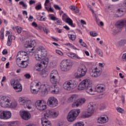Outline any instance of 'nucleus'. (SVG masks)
Segmentation results:
<instances>
[{
  "instance_id": "f257e3e1",
  "label": "nucleus",
  "mask_w": 126,
  "mask_h": 126,
  "mask_svg": "<svg viewBox=\"0 0 126 126\" xmlns=\"http://www.w3.org/2000/svg\"><path fill=\"white\" fill-rule=\"evenodd\" d=\"M31 91L32 94H38L40 91L41 96H45L50 91L53 94H58L59 90L57 89L53 90V87L47 84L41 85V83L37 81H33L31 84Z\"/></svg>"
},
{
  "instance_id": "f03ea898",
  "label": "nucleus",
  "mask_w": 126,
  "mask_h": 126,
  "mask_svg": "<svg viewBox=\"0 0 126 126\" xmlns=\"http://www.w3.org/2000/svg\"><path fill=\"white\" fill-rule=\"evenodd\" d=\"M0 105L3 108H12L14 109V108L17 107V102L15 101L11 102L9 98L3 96L0 97Z\"/></svg>"
},
{
  "instance_id": "7ed1b4c3",
  "label": "nucleus",
  "mask_w": 126,
  "mask_h": 126,
  "mask_svg": "<svg viewBox=\"0 0 126 126\" xmlns=\"http://www.w3.org/2000/svg\"><path fill=\"white\" fill-rule=\"evenodd\" d=\"M19 102L20 105L24 106L25 108L29 110H32L33 106L31 100L27 99L25 97L22 96L19 98Z\"/></svg>"
},
{
  "instance_id": "20e7f679",
  "label": "nucleus",
  "mask_w": 126,
  "mask_h": 126,
  "mask_svg": "<svg viewBox=\"0 0 126 126\" xmlns=\"http://www.w3.org/2000/svg\"><path fill=\"white\" fill-rule=\"evenodd\" d=\"M77 86L76 82L73 80H69L65 82L63 84V88L65 90H72V89H74Z\"/></svg>"
},
{
  "instance_id": "39448f33",
  "label": "nucleus",
  "mask_w": 126,
  "mask_h": 126,
  "mask_svg": "<svg viewBox=\"0 0 126 126\" xmlns=\"http://www.w3.org/2000/svg\"><path fill=\"white\" fill-rule=\"evenodd\" d=\"M79 114H80V111H70L67 116V120L70 123L74 122Z\"/></svg>"
},
{
  "instance_id": "423d86ee",
  "label": "nucleus",
  "mask_w": 126,
  "mask_h": 126,
  "mask_svg": "<svg viewBox=\"0 0 126 126\" xmlns=\"http://www.w3.org/2000/svg\"><path fill=\"white\" fill-rule=\"evenodd\" d=\"M10 84L13 86L16 92H21L22 91V86L18 80L12 79L10 80Z\"/></svg>"
},
{
  "instance_id": "0eeeda50",
  "label": "nucleus",
  "mask_w": 126,
  "mask_h": 126,
  "mask_svg": "<svg viewBox=\"0 0 126 126\" xmlns=\"http://www.w3.org/2000/svg\"><path fill=\"white\" fill-rule=\"evenodd\" d=\"M72 66L71 63L67 60L62 61L60 64L61 69L62 71H68Z\"/></svg>"
},
{
  "instance_id": "6e6552de",
  "label": "nucleus",
  "mask_w": 126,
  "mask_h": 126,
  "mask_svg": "<svg viewBox=\"0 0 126 126\" xmlns=\"http://www.w3.org/2000/svg\"><path fill=\"white\" fill-rule=\"evenodd\" d=\"M87 72V67L85 65H81L78 68V71L77 72V75L76 77L77 78H79L80 77H83L86 74Z\"/></svg>"
},
{
  "instance_id": "1a4fd4ad",
  "label": "nucleus",
  "mask_w": 126,
  "mask_h": 126,
  "mask_svg": "<svg viewBox=\"0 0 126 126\" xmlns=\"http://www.w3.org/2000/svg\"><path fill=\"white\" fill-rule=\"evenodd\" d=\"M48 63H49V59H42L40 63H36L34 66V70L36 71H41L42 69V64L44 65V66H47L48 65Z\"/></svg>"
},
{
  "instance_id": "9d476101",
  "label": "nucleus",
  "mask_w": 126,
  "mask_h": 126,
  "mask_svg": "<svg viewBox=\"0 0 126 126\" xmlns=\"http://www.w3.org/2000/svg\"><path fill=\"white\" fill-rule=\"evenodd\" d=\"M35 106L39 111H45L47 109V103L43 100H38L35 102Z\"/></svg>"
},
{
  "instance_id": "9b49d317",
  "label": "nucleus",
  "mask_w": 126,
  "mask_h": 126,
  "mask_svg": "<svg viewBox=\"0 0 126 126\" xmlns=\"http://www.w3.org/2000/svg\"><path fill=\"white\" fill-rule=\"evenodd\" d=\"M42 114L44 115V117L47 118H57L59 116L60 112L59 111H44Z\"/></svg>"
},
{
  "instance_id": "f8f14e48",
  "label": "nucleus",
  "mask_w": 126,
  "mask_h": 126,
  "mask_svg": "<svg viewBox=\"0 0 126 126\" xmlns=\"http://www.w3.org/2000/svg\"><path fill=\"white\" fill-rule=\"evenodd\" d=\"M58 104L59 101L55 97H50L47 100V105L50 108H55Z\"/></svg>"
},
{
  "instance_id": "ddd939ff",
  "label": "nucleus",
  "mask_w": 126,
  "mask_h": 126,
  "mask_svg": "<svg viewBox=\"0 0 126 126\" xmlns=\"http://www.w3.org/2000/svg\"><path fill=\"white\" fill-rule=\"evenodd\" d=\"M11 118V112L9 111H0V119L8 120Z\"/></svg>"
},
{
  "instance_id": "4468645a",
  "label": "nucleus",
  "mask_w": 126,
  "mask_h": 126,
  "mask_svg": "<svg viewBox=\"0 0 126 126\" xmlns=\"http://www.w3.org/2000/svg\"><path fill=\"white\" fill-rule=\"evenodd\" d=\"M102 73V70L100 68L97 67L94 68L92 71L90 72V75L92 77H99Z\"/></svg>"
},
{
  "instance_id": "2eb2a0df",
  "label": "nucleus",
  "mask_w": 126,
  "mask_h": 126,
  "mask_svg": "<svg viewBox=\"0 0 126 126\" xmlns=\"http://www.w3.org/2000/svg\"><path fill=\"white\" fill-rule=\"evenodd\" d=\"M85 102H86V99L84 98L78 99L76 101L73 102L72 107L73 108H75V107H80V106H82Z\"/></svg>"
},
{
  "instance_id": "dca6fc26",
  "label": "nucleus",
  "mask_w": 126,
  "mask_h": 126,
  "mask_svg": "<svg viewBox=\"0 0 126 126\" xmlns=\"http://www.w3.org/2000/svg\"><path fill=\"white\" fill-rule=\"evenodd\" d=\"M20 116L25 121H28L31 119V114L26 111H20Z\"/></svg>"
},
{
  "instance_id": "f3484780",
  "label": "nucleus",
  "mask_w": 126,
  "mask_h": 126,
  "mask_svg": "<svg viewBox=\"0 0 126 126\" xmlns=\"http://www.w3.org/2000/svg\"><path fill=\"white\" fill-rule=\"evenodd\" d=\"M50 82L55 85L54 86V88H56V86L58 85L60 82V77H56L54 76H49Z\"/></svg>"
},
{
  "instance_id": "a211bd4d",
  "label": "nucleus",
  "mask_w": 126,
  "mask_h": 126,
  "mask_svg": "<svg viewBox=\"0 0 126 126\" xmlns=\"http://www.w3.org/2000/svg\"><path fill=\"white\" fill-rule=\"evenodd\" d=\"M89 80H90L89 79H86L83 80L78 86V90L81 91V90H84V89H86V86H87V84H88L89 82Z\"/></svg>"
},
{
  "instance_id": "6ab92c4d",
  "label": "nucleus",
  "mask_w": 126,
  "mask_h": 126,
  "mask_svg": "<svg viewBox=\"0 0 126 126\" xmlns=\"http://www.w3.org/2000/svg\"><path fill=\"white\" fill-rule=\"evenodd\" d=\"M86 91L88 94H90V95H94V90L92 88V85L91 83V80L89 81V83L87 85L86 87Z\"/></svg>"
},
{
  "instance_id": "aec40b11",
  "label": "nucleus",
  "mask_w": 126,
  "mask_h": 126,
  "mask_svg": "<svg viewBox=\"0 0 126 126\" xmlns=\"http://www.w3.org/2000/svg\"><path fill=\"white\" fill-rule=\"evenodd\" d=\"M48 117L43 115L41 118V124L42 126H52V123L48 120Z\"/></svg>"
},
{
  "instance_id": "412c9836",
  "label": "nucleus",
  "mask_w": 126,
  "mask_h": 126,
  "mask_svg": "<svg viewBox=\"0 0 126 126\" xmlns=\"http://www.w3.org/2000/svg\"><path fill=\"white\" fill-rule=\"evenodd\" d=\"M93 114H94V111H83L81 114V118H82V119H86L91 117Z\"/></svg>"
},
{
  "instance_id": "4be33fe9",
  "label": "nucleus",
  "mask_w": 126,
  "mask_h": 126,
  "mask_svg": "<svg viewBox=\"0 0 126 126\" xmlns=\"http://www.w3.org/2000/svg\"><path fill=\"white\" fill-rule=\"evenodd\" d=\"M109 121V118L107 115L104 117H100L97 119L98 124H106Z\"/></svg>"
},
{
  "instance_id": "5701e85b",
  "label": "nucleus",
  "mask_w": 126,
  "mask_h": 126,
  "mask_svg": "<svg viewBox=\"0 0 126 126\" xmlns=\"http://www.w3.org/2000/svg\"><path fill=\"white\" fill-rule=\"evenodd\" d=\"M105 88L106 87L103 84H98L96 86L95 90L98 93H101V92L105 91Z\"/></svg>"
},
{
  "instance_id": "b1692460",
  "label": "nucleus",
  "mask_w": 126,
  "mask_h": 126,
  "mask_svg": "<svg viewBox=\"0 0 126 126\" xmlns=\"http://www.w3.org/2000/svg\"><path fill=\"white\" fill-rule=\"evenodd\" d=\"M87 111H96L97 110V106H96L92 102H90L87 108Z\"/></svg>"
},
{
  "instance_id": "393cba45",
  "label": "nucleus",
  "mask_w": 126,
  "mask_h": 126,
  "mask_svg": "<svg viewBox=\"0 0 126 126\" xmlns=\"http://www.w3.org/2000/svg\"><path fill=\"white\" fill-rule=\"evenodd\" d=\"M38 51L42 58L47 57V50L44 47H40Z\"/></svg>"
},
{
  "instance_id": "a878e982",
  "label": "nucleus",
  "mask_w": 126,
  "mask_h": 126,
  "mask_svg": "<svg viewBox=\"0 0 126 126\" xmlns=\"http://www.w3.org/2000/svg\"><path fill=\"white\" fill-rule=\"evenodd\" d=\"M29 61H21L20 63H18V66L21 67V68H26L27 66H28V64H29Z\"/></svg>"
},
{
  "instance_id": "bb28decb",
  "label": "nucleus",
  "mask_w": 126,
  "mask_h": 126,
  "mask_svg": "<svg viewBox=\"0 0 126 126\" xmlns=\"http://www.w3.org/2000/svg\"><path fill=\"white\" fill-rule=\"evenodd\" d=\"M87 7L89 8H90V10L91 11H92V12L93 13V16H94V17L95 18V20L96 22H97V23L99 22V21H100V19L98 18V16H97V15L94 12V10H93V9H92L91 8V6L90 5V4H88Z\"/></svg>"
},
{
  "instance_id": "cd10ccee",
  "label": "nucleus",
  "mask_w": 126,
  "mask_h": 126,
  "mask_svg": "<svg viewBox=\"0 0 126 126\" xmlns=\"http://www.w3.org/2000/svg\"><path fill=\"white\" fill-rule=\"evenodd\" d=\"M117 24V28H119L120 29H122V28H123V27H124L125 25L126 26V21L124 20V21H118Z\"/></svg>"
},
{
  "instance_id": "c85d7f7f",
  "label": "nucleus",
  "mask_w": 126,
  "mask_h": 126,
  "mask_svg": "<svg viewBox=\"0 0 126 126\" xmlns=\"http://www.w3.org/2000/svg\"><path fill=\"white\" fill-rule=\"evenodd\" d=\"M67 56L71 58L72 59H77V60H81V58L76 55V54L73 53H67Z\"/></svg>"
},
{
  "instance_id": "c756f323",
  "label": "nucleus",
  "mask_w": 126,
  "mask_h": 126,
  "mask_svg": "<svg viewBox=\"0 0 126 126\" xmlns=\"http://www.w3.org/2000/svg\"><path fill=\"white\" fill-rule=\"evenodd\" d=\"M78 98V95L77 94H73L71 95L68 99V103H72L73 101H75Z\"/></svg>"
},
{
  "instance_id": "7c9ffc66",
  "label": "nucleus",
  "mask_w": 126,
  "mask_h": 126,
  "mask_svg": "<svg viewBox=\"0 0 126 126\" xmlns=\"http://www.w3.org/2000/svg\"><path fill=\"white\" fill-rule=\"evenodd\" d=\"M15 39V37L13 35H9L8 36V40H7V46H11V43H12V39Z\"/></svg>"
},
{
  "instance_id": "2f4dec72",
  "label": "nucleus",
  "mask_w": 126,
  "mask_h": 126,
  "mask_svg": "<svg viewBox=\"0 0 126 126\" xmlns=\"http://www.w3.org/2000/svg\"><path fill=\"white\" fill-rule=\"evenodd\" d=\"M26 48H31V49H30L31 51H33V48L35 47V41L30 42L29 43L28 45H25Z\"/></svg>"
},
{
  "instance_id": "473e14b6",
  "label": "nucleus",
  "mask_w": 126,
  "mask_h": 126,
  "mask_svg": "<svg viewBox=\"0 0 126 126\" xmlns=\"http://www.w3.org/2000/svg\"><path fill=\"white\" fill-rule=\"evenodd\" d=\"M34 58L36 61H42L43 59H42L43 58L41 56V54L39 53V51H37V53L34 55ZM45 60H48V59H45Z\"/></svg>"
},
{
  "instance_id": "72a5a7b5",
  "label": "nucleus",
  "mask_w": 126,
  "mask_h": 126,
  "mask_svg": "<svg viewBox=\"0 0 126 126\" xmlns=\"http://www.w3.org/2000/svg\"><path fill=\"white\" fill-rule=\"evenodd\" d=\"M42 70L40 72V75L41 76L45 78L48 76V72L46 71L45 69H41Z\"/></svg>"
},
{
  "instance_id": "f704fd0d",
  "label": "nucleus",
  "mask_w": 126,
  "mask_h": 126,
  "mask_svg": "<svg viewBox=\"0 0 126 126\" xmlns=\"http://www.w3.org/2000/svg\"><path fill=\"white\" fill-rule=\"evenodd\" d=\"M64 21L66 22V23H68V24H69L72 27H74V25H73L72 20H71L70 18H66Z\"/></svg>"
},
{
  "instance_id": "c9c22d12",
  "label": "nucleus",
  "mask_w": 126,
  "mask_h": 126,
  "mask_svg": "<svg viewBox=\"0 0 126 126\" xmlns=\"http://www.w3.org/2000/svg\"><path fill=\"white\" fill-rule=\"evenodd\" d=\"M50 76H56L60 77V76L59 75V72L57 70H52L50 74Z\"/></svg>"
},
{
  "instance_id": "e433bc0d",
  "label": "nucleus",
  "mask_w": 126,
  "mask_h": 126,
  "mask_svg": "<svg viewBox=\"0 0 126 126\" xmlns=\"http://www.w3.org/2000/svg\"><path fill=\"white\" fill-rule=\"evenodd\" d=\"M28 54L25 51H20L17 54V57H24V56H27Z\"/></svg>"
},
{
  "instance_id": "4c0bfd02",
  "label": "nucleus",
  "mask_w": 126,
  "mask_h": 126,
  "mask_svg": "<svg viewBox=\"0 0 126 126\" xmlns=\"http://www.w3.org/2000/svg\"><path fill=\"white\" fill-rule=\"evenodd\" d=\"M0 38L1 40L4 38V29L2 28L0 31Z\"/></svg>"
},
{
  "instance_id": "58836bf2",
  "label": "nucleus",
  "mask_w": 126,
  "mask_h": 126,
  "mask_svg": "<svg viewBox=\"0 0 126 126\" xmlns=\"http://www.w3.org/2000/svg\"><path fill=\"white\" fill-rule=\"evenodd\" d=\"M95 53L98 55L99 57H103V51L101 49H97L95 50Z\"/></svg>"
},
{
  "instance_id": "ea45409f",
  "label": "nucleus",
  "mask_w": 126,
  "mask_h": 126,
  "mask_svg": "<svg viewBox=\"0 0 126 126\" xmlns=\"http://www.w3.org/2000/svg\"><path fill=\"white\" fill-rule=\"evenodd\" d=\"M20 58L22 60V61L29 62V57H28V55L20 57Z\"/></svg>"
},
{
  "instance_id": "a19ab883",
  "label": "nucleus",
  "mask_w": 126,
  "mask_h": 126,
  "mask_svg": "<svg viewBox=\"0 0 126 126\" xmlns=\"http://www.w3.org/2000/svg\"><path fill=\"white\" fill-rule=\"evenodd\" d=\"M68 36L72 41H74L76 38V35L72 34H68Z\"/></svg>"
},
{
  "instance_id": "79ce46f5",
  "label": "nucleus",
  "mask_w": 126,
  "mask_h": 126,
  "mask_svg": "<svg viewBox=\"0 0 126 126\" xmlns=\"http://www.w3.org/2000/svg\"><path fill=\"white\" fill-rule=\"evenodd\" d=\"M79 42L81 46H82V47H84V48H86V47H87V45H86V43L83 42V41L82 40V39H80Z\"/></svg>"
},
{
  "instance_id": "37998d69",
  "label": "nucleus",
  "mask_w": 126,
  "mask_h": 126,
  "mask_svg": "<svg viewBox=\"0 0 126 126\" xmlns=\"http://www.w3.org/2000/svg\"><path fill=\"white\" fill-rule=\"evenodd\" d=\"M37 19L38 20H39V21H45L46 20V19L45 18H43V16H37Z\"/></svg>"
},
{
  "instance_id": "c03bdc74",
  "label": "nucleus",
  "mask_w": 126,
  "mask_h": 126,
  "mask_svg": "<svg viewBox=\"0 0 126 126\" xmlns=\"http://www.w3.org/2000/svg\"><path fill=\"white\" fill-rule=\"evenodd\" d=\"M55 24H57V25H62L63 24V22L60 19H57L55 21Z\"/></svg>"
},
{
  "instance_id": "a18cd8bd",
  "label": "nucleus",
  "mask_w": 126,
  "mask_h": 126,
  "mask_svg": "<svg viewBox=\"0 0 126 126\" xmlns=\"http://www.w3.org/2000/svg\"><path fill=\"white\" fill-rule=\"evenodd\" d=\"M16 58H17L16 62H17V65H18V64L21 63V61H22V59H21V58H20V56L17 57V55L16 56Z\"/></svg>"
},
{
  "instance_id": "49530a36",
  "label": "nucleus",
  "mask_w": 126,
  "mask_h": 126,
  "mask_svg": "<svg viewBox=\"0 0 126 126\" xmlns=\"http://www.w3.org/2000/svg\"><path fill=\"white\" fill-rule=\"evenodd\" d=\"M16 29L17 32L19 33V34H20V33L22 32V29L19 27H16Z\"/></svg>"
},
{
  "instance_id": "de8ad7c7",
  "label": "nucleus",
  "mask_w": 126,
  "mask_h": 126,
  "mask_svg": "<svg viewBox=\"0 0 126 126\" xmlns=\"http://www.w3.org/2000/svg\"><path fill=\"white\" fill-rule=\"evenodd\" d=\"M90 35L92 36V37H96V36L98 35V33L95 32H91Z\"/></svg>"
},
{
  "instance_id": "09e8293b",
  "label": "nucleus",
  "mask_w": 126,
  "mask_h": 126,
  "mask_svg": "<svg viewBox=\"0 0 126 126\" xmlns=\"http://www.w3.org/2000/svg\"><path fill=\"white\" fill-rule=\"evenodd\" d=\"M0 126H10V125L8 124V123H4L0 121Z\"/></svg>"
},
{
  "instance_id": "8fccbe9b",
  "label": "nucleus",
  "mask_w": 126,
  "mask_h": 126,
  "mask_svg": "<svg viewBox=\"0 0 126 126\" xmlns=\"http://www.w3.org/2000/svg\"><path fill=\"white\" fill-rule=\"evenodd\" d=\"M73 126H84V124H83V123L78 122L75 124Z\"/></svg>"
},
{
  "instance_id": "3c124183",
  "label": "nucleus",
  "mask_w": 126,
  "mask_h": 126,
  "mask_svg": "<svg viewBox=\"0 0 126 126\" xmlns=\"http://www.w3.org/2000/svg\"><path fill=\"white\" fill-rule=\"evenodd\" d=\"M57 65V63L56 62H52L50 63V66L51 67H55Z\"/></svg>"
},
{
  "instance_id": "603ef678",
  "label": "nucleus",
  "mask_w": 126,
  "mask_h": 126,
  "mask_svg": "<svg viewBox=\"0 0 126 126\" xmlns=\"http://www.w3.org/2000/svg\"><path fill=\"white\" fill-rule=\"evenodd\" d=\"M117 12H118L119 13H120V14H121L122 15H124L125 13V11H124V10H123V9H118L117 10Z\"/></svg>"
},
{
  "instance_id": "864d4df0",
  "label": "nucleus",
  "mask_w": 126,
  "mask_h": 126,
  "mask_svg": "<svg viewBox=\"0 0 126 126\" xmlns=\"http://www.w3.org/2000/svg\"><path fill=\"white\" fill-rule=\"evenodd\" d=\"M24 76L25 77L26 79H30V78H31V75H30V74L29 73L25 74L24 75Z\"/></svg>"
},
{
  "instance_id": "5fc2aeb1",
  "label": "nucleus",
  "mask_w": 126,
  "mask_h": 126,
  "mask_svg": "<svg viewBox=\"0 0 126 126\" xmlns=\"http://www.w3.org/2000/svg\"><path fill=\"white\" fill-rule=\"evenodd\" d=\"M8 125H10V126H17V122H13L11 123H8Z\"/></svg>"
},
{
  "instance_id": "6e6d98bb",
  "label": "nucleus",
  "mask_w": 126,
  "mask_h": 126,
  "mask_svg": "<svg viewBox=\"0 0 126 126\" xmlns=\"http://www.w3.org/2000/svg\"><path fill=\"white\" fill-rule=\"evenodd\" d=\"M56 53L58 55H60V56H63V52L59 50H56Z\"/></svg>"
},
{
  "instance_id": "4d7b16f0",
  "label": "nucleus",
  "mask_w": 126,
  "mask_h": 126,
  "mask_svg": "<svg viewBox=\"0 0 126 126\" xmlns=\"http://www.w3.org/2000/svg\"><path fill=\"white\" fill-rule=\"evenodd\" d=\"M67 18V15L66 14H63L62 16V19L63 21H65V19Z\"/></svg>"
},
{
  "instance_id": "13d9d810",
  "label": "nucleus",
  "mask_w": 126,
  "mask_h": 126,
  "mask_svg": "<svg viewBox=\"0 0 126 126\" xmlns=\"http://www.w3.org/2000/svg\"><path fill=\"white\" fill-rule=\"evenodd\" d=\"M42 8V5L41 4L37 5L35 6V9L36 10H39V9H41Z\"/></svg>"
},
{
  "instance_id": "bf43d9fd",
  "label": "nucleus",
  "mask_w": 126,
  "mask_h": 126,
  "mask_svg": "<svg viewBox=\"0 0 126 126\" xmlns=\"http://www.w3.org/2000/svg\"><path fill=\"white\" fill-rule=\"evenodd\" d=\"M54 8H55V9L57 10H61V8L60 6H59V5H54Z\"/></svg>"
},
{
  "instance_id": "052dcab7",
  "label": "nucleus",
  "mask_w": 126,
  "mask_h": 126,
  "mask_svg": "<svg viewBox=\"0 0 126 126\" xmlns=\"http://www.w3.org/2000/svg\"><path fill=\"white\" fill-rule=\"evenodd\" d=\"M122 60L124 62H126V53L123 54L122 56Z\"/></svg>"
},
{
  "instance_id": "680f3d73",
  "label": "nucleus",
  "mask_w": 126,
  "mask_h": 126,
  "mask_svg": "<svg viewBox=\"0 0 126 126\" xmlns=\"http://www.w3.org/2000/svg\"><path fill=\"white\" fill-rule=\"evenodd\" d=\"M69 8L71 9V10L74 11V10H75V9L76 8V7L74 5H72L69 7Z\"/></svg>"
},
{
  "instance_id": "e2e57ef3",
  "label": "nucleus",
  "mask_w": 126,
  "mask_h": 126,
  "mask_svg": "<svg viewBox=\"0 0 126 126\" xmlns=\"http://www.w3.org/2000/svg\"><path fill=\"white\" fill-rule=\"evenodd\" d=\"M32 25L33 27H38V25L35 22H33L32 23Z\"/></svg>"
},
{
  "instance_id": "0e129e2a",
  "label": "nucleus",
  "mask_w": 126,
  "mask_h": 126,
  "mask_svg": "<svg viewBox=\"0 0 126 126\" xmlns=\"http://www.w3.org/2000/svg\"><path fill=\"white\" fill-rule=\"evenodd\" d=\"M35 1L34 0H30L29 3L31 5H32V4H34L35 3Z\"/></svg>"
},
{
  "instance_id": "69168bd1",
  "label": "nucleus",
  "mask_w": 126,
  "mask_h": 126,
  "mask_svg": "<svg viewBox=\"0 0 126 126\" xmlns=\"http://www.w3.org/2000/svg\"><path fill=\"white\" fill-rule=\"evenodd\" d=\"M43 29L44 32H45V33H46V34H48L49 32V30H48V29H47V28H43Z\"/></svg>"
},
{
  "instance_id": "338daca9",
  "label": "nucleus",
  "mask_w": 126,
  "mask_h": 126,
  "mask_svg": "<svg viewBox=\"0 0 126 126\" xmlns=\"http://www.w3.org/2000/svg\"><path fill=\"white\" fill-rule=\"evenodd\" d=\"M51 20H53V21H55L58 19V18H57L56 17L54 16H52L51 17Z\"/></svg>"
},
{
  "instance_id": "774afa93",
  "label": "nucleus",
  "mask_w": 126,
  "mask_h": 126,
  "mask_svg": "<svg viewBox=\"0 0 126 126\" xmlns=\"http://www.w3.org/2000/svg\"><path fill=\"white\" fill-rule=\"evenodd\" d=\"M5 80H6V76H3L2 77L1 82H4V81H5Z\"/></svg>"
}]
</instances>
